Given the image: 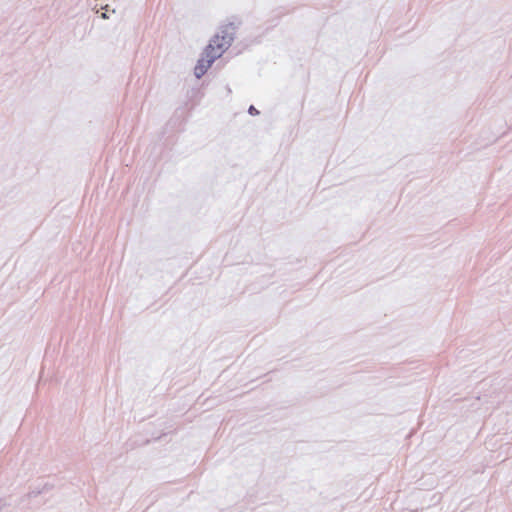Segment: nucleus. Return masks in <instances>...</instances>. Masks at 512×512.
Listing matches in <instances>:
<instances>
[{"mask_svg": "<svg viewBox=\"0 0 512 512\" xmlns=\"http://www.w3.org/2000/svg\"><path fill=\"white\" fill-rule=\"evenodd\" d=\"M237 28L238 26L234 22H229L221 27L219 34L215 35L213 42L217 43V48L221 49L222 53L231 46Z\"/></svg>", "mask_w": 512, "mask_h": 512, "instance_id": "f03ea898", "label": "nucleus"}, {"mask_svg": "<svg viewBox=\"0 0 512 512\" xmlns=\"http://www.w3.org/2000/svg\"><path fill=\"white\" fill-rule=\"evenodd\" d=\"M248 113L252 116H256V115H259V110H257L253 105H251L249 108H248Z\"/></svg>", "mask_w": 512, "mask_h": 512, "instance_id": "7ed1b4c3", "label": "nucleus"}, {"mask_svg": "<svg viewBox=\"0 0 512 512\" xmlns=\"http://www.w3.org/2000/svg\"><path fill=\"white\" fill-rule=\"evenodd\" d=\"M214 46L212 43L206 46L204 49V54L206 58H201L197 61V64L194 68V75L197 79H200L211 67L213 62L222 55V51L219 53H214Z\"/></svg>", "mask_w": 512, "mask_h": 512, "instance_id": "f257e3e1", "label": "nucleus"}]
</instances>
